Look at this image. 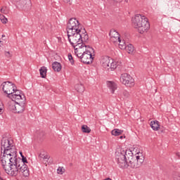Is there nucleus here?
Segmentation results:
<instances>
[{
	"label": "nucleus",
	"mask_w": 180,
	"mask_h": 180,
	"mask_svg": "<svg viewBox=\"0 0 180 180\" xmlns=\"http://www.w3.org/2000/svg\"><path fill=\"white\" fill-rule=\"evenodd\" d=\"M16 101L15 100L11 99V98H8V101L7 102V108L8 110H11V112H13L15 113V109L16 108Z\"/></svg>",
	"instance_id": "14"
},
{
	"label": "nucleus",
	"mask_w": 180,
	"mask_h": 180,
	"mask_svg": "<svg viewBox=\"0 0 180 180\" xmlns=\"http://www.w3.org/2000/svg\"><path fill=\"white\" fill-rule=\"evenodd\" d=\"M177 180H180V176L177 177Z\"/></svg>",
	"instance_id": "42"
},
{
	"label": "nucleus",
	"mask_w": 180,
	"mask_h": 180,
	"mask_svg": "<svg viewBox=\"0 0 180 180\" xmlns=\"http://www.w3.org/2000/svg\"><path fill=\"white\" fill-rule=\"evenodd\" d=\"M15 108V109L14 110V113H23L25 108V103H17Z\"/></svg>",
	"instance_id": "15"
},
{
	"label": "nucleus",
	"mask_w": 180,
	"mask_h": 180,
	"mask_svg": "<svg viewBox=\"0 0 180 180\" xmlns=\"http://www.w3.org/2000/svg\"><path fill=\"white\" fill-rule=\"evenodd\" d=\"M150 127L155 131L160 130V122L157 120L150 122Z\"/></svg>",
	"instance_id": "17"
},
{
	"label": "nucleus",
	"mask_w": 180,
	"mask_h": 180,
	"mask_svg": "<svg viewBox=\"0 0 180 180\" xmlns=\"http://www.w3.org/2000/svg\"><path fill=\"white\" fill-rule=\"evenodd\" d=\"M2 90L6 94L7 98H9L11 94L16 89V86L11 82H4L1 84Z\"/></svg>",
	"instance_id": "9"
},
{
	"label": "nucleus",
	"mask_w": 180,
	"mask_h": 180,
	"mask_svg": "<svg viewBox=\"0 0 180 180\" xmlns=\"http://www.w3.org/2000/svg\"><path fill=\"white\" fill-rule=\"evenodd\" d=\"M4 152V155L1 158V162L3 168L8 165L12 161L18 158L16 148L13 146L12 141L6 138H3L1 139V152Z\"/></svg>",
	"instance_id": "1"
},
{
	"label": "nucleus",
	"mask_w": 180,
	"mask_h": 180,
	"mask_svg": "<svg viewBox=\"0 0 180 180\" xmlns=\"http://www.w3.org/2000/svg\"><path fill=\"white\" fill-rule=\"evenodd\" d=\"M68 41L71 46L75 49L77 46H81L84 44V39H82V31H69L68 32Z\"/></svg>",
	"instance_id": "4"
},
{
	"label": "nucleus",
	"mask_w": 180,
	"mask_h": 180,
	"mask_svg": "<svg viewBox=\"0 0 180 180\" xmlns=\"http://www.w3.org/2000/svg\"><path fill=\"white\" fill-rule=\"evenodd\" d=\"M132 25L141 34L147 32L150 30L148 18L141 14L135 15L134 18H132Z\"/></svg>",
	"instance_id": "3"
},
{
	"label": "nucleus",
	"mask_w": 180,
	"mask_h": 180,
	"mask_svg": "<svg viewBox=\"0 0 180 180\" xmlns=\"http://www.w3.org/2000/svg\"><path fill=\"white\" fill-rule=\"evenodd\" d=\"M11 2H13V4H15V5H16V4H18V0H10Z\"/></svg>",
	"instance_id": "38"
},
{
	"label": "nucleus",
	"mask_w": 180,
	"mask_h": 180,
	"mask_svg": "<svg viewBox=\"0 0 180 180\" xmlns=\"http://www.w3.org/2000/svg\"><path fill=\"white\" fill-rule=\"evenodd\" d=\"M136 158V160L138 161V165H139V167L141 166V164H143V162H144V156L141 155H136L135 156Z\"/></svg>",
	"instance_id": "22"
},
{
	"label": "nucleus",
	"mask_w": 180,
	"mask_h": 180,
	"mask_svg": "<svg viewBox=\"0 0 180 180\" xmlns=\"http://www.w3.org/2000/svg\"><path fill=\"white\" fill-rule=\"evenodd\" d=\"M123 133V131L119 129H115L111 131V134L112 136H120Z\"/></svg>",
	"instance_id": "26"
},
{
	"label": "nucleus",
	"mask_w": 180,
	"mask_h": 180,
	"mask_svg": "<svg viewBox=\"0 0 180 180\" xmlns=\"http://www.w3.org/2000/svg\"><path fill=\"white\" fill-rule=\"evenodd\" d=\"M120 139H123V136H120Z\"/></svg>",
	"instance_id": "45"
},
{
	"label": "nucleus",
	"mask_w": 180,
	"mask_h": 180,
	"mask_svg": "<svg viewBox=\"0 0 180 180\" xmlns=\"http://www.w3.org/2000/svg\"><path fill=\"white\" fill-rule=\"evenodd\" d=\"M68 60L70 61L71 64H74V58H72V55H71V53L68 54Z\"/></svg>",
	"instance_id": "35"
},
{
	"label": "nucleus",
	"mask_w": 180,
	"mask_h": 180,
	"mask_svg": "<svg viewBox=\"0 0 180 180\" xmlns=\"http://www.w3.org/2000/svg\"><path fill=\"white\" fill-rule=\"evenodd\" d=\"M110 36L111 37H113L114 39H116L117 40H119V33L116 30H112L110 32Z\"/></svg>",
	"instance_id": "23"
},
{
	"label": "nucleus",
	"mask_w": 180,
	"mask_h": 180,
	"mask_svg": "<svg viewBox=\"0 0 180 180\" xmlns=\"http://www.w3.org/2000/svg\"><path fill=\"white\" fill-rule=\"evenodd\" d=\"M124 50H126L129 54H133V53H134V46L133 44H129L125 46Z\"/></svg>",
	"instance_id": "20"
},
{
	"label": "nucleus",
	"mask_w": 180,
	"mask_h": 180,
	"mask_svg": "<svg viewBox=\"0 0 180 180\" xmlns=\"http://www.w3.org/2000/svg\"><path fill=\"white\" fill-rule=\"evenodd\" d=\"M120 80V82L124 85H126V86H129L130 88H131V86H134V79L127 73L122 74Z\"/></svg>",
	"instance_id": "10"
},
{
	"label": "nucleus",
	"mask_w": 180,
	"mask_h": 180,
	"mask_svg": "<svg viewBox=\"0 0 180 180\" xmlns=\"http://www.w3.org/2000/svg\"><path fill=\"white\" fill-rule=\"evenodd\" d=\"M23 157H25V155H21V158H23Z\"/></svg>",
	"instance_id": "43"
},
{
	"label": "nucleus",
	"mask_w": 180,
	"mask_h": 180,
	"mask_svg": "<svg viewBox=\"0 0 180 180\" xmlns=\"http://www.w3.org/2000/svg\"><path fill=\"white\" fill-rule=\"evenodd\" d=\"M39 74L41 78H46L47 75V68L42 66L39 69Z\"/></svg>",
	"instance_id": "19"
},
{
	"label": "nucleus",
	"mask_w": 180,
	"mask_h": 180,
	"mask_svg": "<svg viewBox=\"0 0 180 180\" xmlns=\"http://www.w3.org/2000/svg\"><path fill=\"white\" fill-rule=\"evenodd\" d=\"M128 167L131 168H139V162L136 156H133V152H131V150L128 151Z\"/></svg>",
	"instance_id": "11"
},
{
	"label": "nucleus",
	"mask_w": 180,
	"mask_h": 180,
	"mask_svg": "<svg viewBox=\"0 0 180 180\" xmlns=\"http://www.w3.org/2000/svg\"><path fill=\"white\" fill-rule=\"evenodd\" d=\"M0 12L1 13H4L5 15H6L9 11H8V8L3 7V8H1Z\"/></svg>",
	"instance_id": "33"
},
{
	"label": "nucleus",
	"mask_w": 180,
	"mask_h": 180,
	"mask_svg": "<svg viewBox=\"0 0 180 180\" xmlns=\"http://www.w3.org/2000/svg\"><path fill=\"white\" fill-rule=\"evenodd\" d=\"M82 40H83V43H86V41H88L89 37L88 36V34H85L84 32H82Z\"/></svg>",
	"instance_id": "29"
},
{
	"label": "nucleus",
	"mask_w": 180,
	"mask_h": 180,
	"mask_svg": "<svg viewBox=\"0 0 180 180\" xmlns=\"http://www.w3.org/2000/svg\"><path fill=\"white\" fill-rule=\"evenodd\" d=\"M101 63L103 67V68H106L107 70H111L113 71L117 68L119 63L116 61H114L110 57L103 56L101 58Z\"/></svg>",
	"instance_id": "7"
},
{
	"label": "nucleus",
	"mask_w": 180,
	"mask_h": 180,
	"mask_svg": "<svg viewBox=\"0 0 180 180\" xmlns=\"http://www.w3.org/2000/svg\"><path fill=\"white\" fill-rule=\"evenodd\" d=\"M137 154V155H139V153H136Z\"/></svg>",
	"instance_id": "46"
},
{
	"label": "nucleus",
	"mask_w": 180,
	"mask_h": 180,
	"mask_svg": "<svg viewBox=\"0 0 180 180\" xmlns=\"http://www.w3.org/2000/svg\"><path fill=\"white\" fill-rule=\"evenodd\" d=\"M22 94H22V91L15 89V90L13 91L11 95H10L9 98H11L12 96H16L18 95H22Z\"/></svg>",
	"instance_id": "27"
},
{
	"label": "nucleus",
	"mask_w": 180,
	"mask_h": 180,
	"mask_svg": "<svg viewBox=\"0 0 180 180\" xmlns=\"http://www.w3.org/2000/svg\"><path fill=\"white\" fill-rule=\"evenodd\" d=\"M19 162L20 164V167L26 165V164H27V159L25 156H22V158L20 159Z\"/></svg>",
	"instance_id": "30"
},
{
	"label": "nucleus",
	"mask_w": 180,
	"mask_h": 180,
	"mask_svg": "<svg viewBox=\"0 0 180 180\" xmlns=\"http://www.w3.org/2000/svg\"><path fill=\"white\" fill-rule=\"evenodd\" d=\"M0 20L2 23H4V25L6 23H8V18H6V17H5V15L1 14L0 15Z\"/></svg>",
	"instance_id": "31"
},
{
	"label": "nucleus",
	"mask_w": 180,
	"mask_h": 180,
	"mask_svg": "<svg viewBox=\"0 0 180 180\" xmlns=\"http://www.w3.org/2000/svg\"><path fill=\"white\" fill-rule=\"evenodd\" d=\"M118 41H119V47L120 49H121V50H124V49H126V42H124V40L120 39V38H118Z\"/></svg>",
	"instance_id": "24"
},
{
	"label": "nucleus",
	"mask_w": 180,
	"mask_h": 180,
	"mask_svg": "<svg viewBox=\"0 0 180 180\" xmlns=\"http://www.w3.org/2000/svg\"><path fill=\"white\" fill-rule=\"evenodd\" d=\"M107 86L111 94H115V91L117 89V84L113 82H107Z\"/></svg>",
	"instance_id": "16"
},
{
	"label": "nucleus",
	"mask_w": 180,
	"mask_h": 180,
	"mask_svg": "<svg viewBox=\"0 0 180 180\" xmlns=\"http://www.w3.org/2000/svg\"><path fill=\"white\" fill-rule=\"evenodd\" d=\"M124 2H126V4H129V0H124Z\"/></svg>",
	"instance_id": "40"
},
{
	"label": "nucleus",
	"mask_w": 180,
	"mask_h": 180,
	"mask_svg": "<svg viewBox=\"0 0 180 180\" xmlns=\"http://www.w3.org/2000/svg\"><path fill=\"white\" fill-rule=\"evenodd\" d=\"M115 2H122L123 0H113Z\"/></svg>",
	"instance_id": "39"
},
{
	"label": "nucleus",
	"mask_w": 180,
	"mask_h": 180,
	"mask_svg": "<svg viewBox=\"0 0 180 180\" xmlns=\"http://www.w3.org/2000/svg\"><path fill=\"white\" fill-rule=\"evenodd\" d=\"M20 155H23V153H22V152H20Z\"/></svg>",
	"instance_id": "44"
},
{
	"label": "nucleus",
	"mask_w": 180,
	"mask_h": 180,
	"mask_svg": "<svg viewBox=\"0 0 180 180\" xmlns=\"http://www.w3.org/2000/svg\"><path fill=\"white\" fill-rule=\"evenodd\" d=\"M79 30H82L79 21L75 18H70L67 25V33H70V32H79Z\"/></svg>",
	"instance_id": "8"
},
{
	"label": "nucleus",
	"mask_w": 180,
	"mask_h": 180,
	"mask_svg": "<svg viewBox=\"0 0 180 180\" xmlns=\"http://www.w3.org/2000/svg\"><path fill=\"white\" fill-rule=\"evenodd\" d=\"M82 131L83 133H91V128H89L88 125H82Z\"/></svg>",
	"instance_id": "28"
},
{
	"label": "nucleus",
	"mask_w": 180,
	"mask_h": 180,
	"mask_svg": "<svg viewBox=\"0 0 180 180\" xmlns=\"http://www.w3.org/2000/svg\"><path fill=\"white\" fill-rule=\"evenodd\" d=\"M40 158H43L44 161H48L49 160V156L43 154L39 155Z\"/></svg>",
	"instance_id": "34"
},
{
	"label": "nucleus",
	"mask_w": 180,
	"mask_h": 180,
	"mask_svg": "<svg viewBox=\"0 0 180 180\" xmlns=\"http://www.w3.org/2000/svg\"><path fill=\"white\" fill-rule=\"evenodd\" d=\"M15 5L20 9L27 11L32 7V1L30 0H18Z\"/></svg>",
	"instance_id": "12"
},
{
	"label": "nucleus",
	"mask_w": 180,
	"mask_h": 180,
	"mask_svg": "<svg viewBox=\"0 0 180 180\" xmlns=\"http://www.w3.org/2000/svg\"><path fill=\"white\" fill-rule=\"evenodd\" d=\"M122 94L123 95V96L124 98H129V91H127V90H122Z\"/></svg>",
	"instance_id": "32"
},
{
	"label": "nucleus",
	"mask_w": 180,
	"mask_h": 180,
	"mask_svg": "<svg viewBox=\"0 0 180 180\" xmlns=\"http://www.w3.org/2000/svg\"><path fill=\"white\" fill-rule=\"evenodd\" d=\"M5 56H6V57H8V58L12 57V54H11V52H9V51H6Z\"/></svg>",
	"instance_id": "36"
},
{
	"label": "nucleus",
	"mask_w": 180,
	"mask_h": 180,
	"mask_svg": "<svg viewBox=\"0 0 180 180\" xmlns=\"http://www.w3.org/2000/svg\"><path fill=\"white\" fill-rule=\"evenodd\" d=\"M75 88L77 92H79L80 94H82L84 91H85V87H84V85L82 84H76L75 86Z\"/></svg>",
	"instance_id": "21"
},
{
	"label": "nucleus",
	"mask_w": 180,
	"mask_h": 180,
	"mask_svg": "<svg viewBox=\"0 0 180 180\" xmlns=\"http://www.w3.org/2000/svg\"><path fill=\"white\" fill-rule=\"evenodd\" d=\"M52 68L54 71H56V72H60V71H61V63L54 62L52 63Z\"/></svg>",
	"instance_id": "18"
},
{
	"label": "nucleus",
	"mask_w": 180,
	"mask_h": 180,
	"mask_svg": "<svg viewBox=\"0 0 180 180\" xmlns=\"http://www.w3.org/2000/svg\"><path fill=\"white\" fill-rule=\"evenodd\" d=\"M10 98V99H22V101H26V98L25 97V96L23 94H20V95H17V96H13L11 97H8Z\"/></svg>",
	"instance_id": "25"
},
{
	"label": "nucleus",
	"mask_w": 180,
	"mask_h": 180,
	"mask_svg": "<svg viewBox=\"0 0 180 180\" xmlns=\"http://www.w3.org/2000/svg\"><path fill=\"white\" fill-rule=\"evenodd\" d=\"M63 2H65V4H70V5H71L72 0H63Z\"/></svg>",
	"instance_id": "37"
},
{
	"label": "nucleus",
	"mask_w": 180,
	"mask_h": 180,
	"mask_svg": "<svg viewBox=\"0 0 180 180\" xmlns=\"http://www.w3.org/2000/svg\"><path fill=\"white\" fill-rule=\"evenodd\" d=\"M2 112V108H1V105H0V113Z\"/></svg>",
	"instance_id": "41"
},
{
	"label": "nucleus",
	"mask_w": 180,
	"mask_h": 180,
	"mask_svg": "<svg viewBox=\"0 0 180 180\" xmlns=\"http://www.w3.org/2000/svg\"><path fill=\"white\" fill-rule=\"evenodd\" d=\"M127 157H129V154L127 155V150L120 149L118 153V155H117L115 158L120 168H127L129 164V158Z\"/></svg>",
	"instance_id": "5"
},
{
	"label": "nucleus",
	"mask_w": 180,
	"mask_h": 180,
	"mask_svg": "<svg viewBox=\"0 0 180 180\" xmlns=\"http://www.w3.org/2000/svg\"><path fill=\"white\" fill-rule=\"evenodd\" d=\"M76 47L77 48H74L75 49V53L78 57L80 58L81 56L84 53V52L86 51V50L89 47V45H86V44H82L80 45H76Z\"/></svg>",
	"instance_id": "13"
},
{
	"label": "nucleus",
	"mask_w": 180,
	"mask_h": 180,
	"mask_svg": "<svg viewBox=\"0 0 180 180\" xmlns=\"http://www.w3.org/2000/svg\"><path fill=\"white\" fill-rule=\"evenodd\" d=\"M20 158H15L14 160L10 162L7 165L4 166L3 169L5 172L11 176H16L18 174H22L23 176H29L30 172L27 167V165L20 166Z\"/></svg>",
	"instance_id": "2"
},
{
	"label": "nucleus",
	"mask_w": 180,
	"mask_h": 180,
	"mask_svg": "<svg viewBox=\"0 0 180 180\" xmlns=\"http://www.w3.org/2000/svg\"><path fill=\"white\" fill-rule=\"evenodd\" d=\"M93 53H95V51L92 47L89 46L86 49V51L83 52L81 55L80 60L82 63H84V64H92V61H94V56H95L92 55Z\"/></svg>",
	"instance_id": "6"
}]
</instances>
